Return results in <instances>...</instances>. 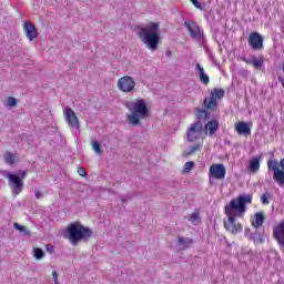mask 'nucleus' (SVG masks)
Listing matches in <instances>:
<instances>
[{
	"mask_svg": "<svg viewBox=\"0 0 284 284\" xmlns=\"http://www.w3.org/2000/svg\"><path fill=\"white\" fill-rule=\"evenodd\" d=\"M195 116L197 121H207L210 119V112L203 110V109H197L195 112Z\"/></svg>",
	"mask_w": 284,
	"mask_h": 284,
	"instance_id": "obj_23",
	"label": "nucleus"
},
{
	"mask_svg": "<svg viewBox=\"0 0 284 284\" xmlns=\"http://www.w3.org/2000/svg\"><path fill=\"white\" fill-rule=\"evenodd\" d=\"M193 244L194 240H192V237H183L178 235V247H180V250H189V247H192Z\"/></svg>",
	"mask_w": 284,
	"mask_h": 284,
	"instance_id": "obj_18",
	"label": "nucleus"
},
{
	"mask_svg": "<svg viewBox=\"0 0 284 284\" xmlns=\"http://www.w3.org/2000/svg\"><path fill=\"white\" fill-rule=\"evenodd\" d=\"M4 105L7 108H14L17 105V98H12V97L7 98Z\"/></svg>",
	"mask_w": 284,
	"mask_h": 284,
	"instance_id": "obj_28",
	"label": "nucleus"
},
{
	"mask_svg": "<svg viewBox=\"0 0 284 284\" xmlns=\"http://www.w3.org/2000/svg\"><path fill=\"white\" fill-rule=\"evenodd\" d=\"M209 58L211 61H214V54H212V52H209Z\"/></svg>",
	"mask_w": 284,
	"mask_h": 284,
	"instance_id": "obj_41",
	"label": "nucleus"
},
{
	"mask_svg": "<svg viewBox=\"0 0 284 284\" xmlns=\"http://www.w3.org/2000/svg\"><path fill=\"white\" fill-rule=\"evenodd\" d=\"M118 90L126 94H129L130 92H134L136 90V81L130 75L121 77L118 80Z\"/></svg>",
	"mask_w": 284,
	"mask_h": 284,
	"instance_id": "obj_6",
	"label": "nucleus"
},
{
	"mask_svg": "<svg viewBox=\"0 0 284 284\" xmlns=\"http://www.w3.org/2000/svg\"><path fill=\"white\" fill-rule=\"evenodd\" d=\"M191 2L193 3L194 8H197V10H203V6L201 2H199V0H191Z\"/></svg>",
	"mask_w": 284,
	"mask_h": 284,
	"instance_id": "obj_34",
	"label": "nucleus"
},
{
	"mask_svg": "<svg viewBox=\"0 0 284 284\" xmlns=\"http://www.w3.org/2000/svg\"><path fill=\"white\" fill-rule=\"evenodd\" d=\"M131 199H132V195H131V194L122 195V196L120 197L121 203H128V201H131Z\"/></svg>",
	"mask_w": 284,
	"mask_h": 284,
	"instance_id": "obj_32",
	"label": "nucleus"
},
{
	"mask_svg": "<svg viewBox=\"0 0 284 284\" xmlns=\"http://www.w3.org/2000/svg\"><path fill=\"white\" fill-rule=\"evenodd\" d=\"M263 41L264 38L258 32H252L248 36V45L252 48V50H263Z\"/></svg>",
	"mask_w": 284,
	"mask_h": 284,
	"instance_id": "obj_12",
	"label": "nucleus"
},
{
	"mask_svg": "<svg viewBox=\"0 0 284 284\" xmlns=\"http://www.w3.org/2000/svg\"><path fill=\"white\" fill-rule=\"evenodd\" d=\"M23 30L29 41H34V39H39V32L37 31V27L32 24V22L26 21L23 23Z\"/></svg>",
	"mask_w": 284,
	"mask_h": 284,
	"instance_id": "obj_14",
	"label": "nucleus"
},
{
	"mask_svg": "<svg viewBox=\"0 0 284 284\" xmlns=\"http://www.w3.org/2000/svg\"><path fill=\"white\" fill-rule=\"evenodd\" d=\"M192 168H194V162H186L183 168L184 174H189V172H192Z\"/></svg>",
	"mask_w": 284,
	"mask_h": 284,
	"instance_id": "obj_30",
	"label": "nucleus"
},
{
	"mask_svg": "<svg viewBox=\"0 0 284 284\" xmlns=\"http://www.w3.org/2000/svg\"><path fill=\"white\" fill-rule=\"evenodd\" d=\"M41 196H43V194L39 191L36 192V199H41Z\"/></svg>",
	"mask_w": 284,
	"mask_h": 284,
	"instance_id": "obj_40",
	"label": "nucleus"
},
{
	"mask_svg": "<svg viewBox=\"0 0 284 284\" xmlns=\"http://www.w3.org/2000/svg\"><path fill=\"white\" fill-rule=\"evenodd\" d=\"M26 176H28V171H20L19 172V178L21 179V181H23V179H26Z\"/></svg>",
	"mask_w": 284,
	"mask_h": 284,
	"instance_id": "obj_37",
	"label": "nucleus"
},
{
	"mask_svg": "<svg viewBox=\"0 0 284 284\" xmlns=\"http://www.w3.org/2000/svg\"><path fill=\"white\" fill-rule=\"evenodd\" d=\"M91 145H92V150L93 152H95V154H103V150H101V144L99 143V141L97 140H91Z\"/></svg>",
	"mask_w": 284,
	"mask_h": 284,
	"instance_id": "obj_25",
	"label": "nucleus"
},
{
	"mask_svg": "<svg viewBox=\"0 0 284 284\" xmlns=\"http://www.w3.org/2000/svg\"><path fill=\"white\" fill-rule=\"evenodd\" d=\"M13 227L14 230H18V232H21L22 234H24V236H32V234L30 233V230H28L26 226L19 223H14Z\"/></svg>",
	"mask_w": 284,
	"mask_h": 284,
	"instance_id": "obj_24",
	"label": "nucleus"
},
{
	"mask_svg": "<svg viewBox=\"0 0 284 284\" xmlns=\"http://www.w3.org/2000/svg\"><path fill=\"white\" fill-rule=\"evenodd\" d=\"M273 236L280 247H284V220L273 229Z\"/></svg>",
	"mask_w": 284,
	"mask_h": 284,
	"instance_id": "obj_15",
	"label": "nucleus"
},
{
	"mask_svg": "<svg viewBox=\"0 0 284 284\" xmlns=\"http://www.w3.org/2000/svg\"><path fill=\"white\" fill-rule=\"evenodd\" d=\"M252 203V194H241L237 197L231 200V202L224 207V212L227 216V221H224V227L226 232L231 234H239L243 232L241 223H236V219L243 216L247 212V205Z\"/></svg>",
	"mask_w": 284,
	"mask_h": 284,
	"instance_id": "obj_1",
	"label": "nucleus"
},
{
	"mask_svg": "<svg viewBox=\"0 0 284 284\" xmlns=\"http://www.w3.org/2000/svg\"><path fill=\"white\" fill-rule=\"evenodd\" d=\"M237 74H240V77H250V71L245 70V69H241Z\"/></svg>",
	"mask_w": 284,
	"mask_h": 284,
	"instance_id": "obj_35",
	"label": "nucleus"
},
{
	"mask_svg": "<svg viewBox=\"0 0 284 284\" xmlns=\"http://www.w3.org/2000/svg\"><path fill=\"white\" fill-rule=\"evenodd\" d=\"M33 256L37 261H41L45 256V253L40 247L33 248Z\"/></svg>",
	"mask_w": 284,
	"mask_h": 284,
	"instance_id": "obj_26",
	"label": "nucleus"
},
{
	"mask_svg": "<svg viewBox=\"0 0 284 284\" xmlns=\"http://www.w3.org/2000/svg\"><path fill=\"white\" fill-rule=\"evenodd\" d=\"M64 116L70 128H72L73 130H80L79 118H77V113H74V110H72L71 108L65 109Z\"/></svg>",
	"mask_w": 284,
	"mask_h": 284,
	"instance_id": "obj_13",
	"label": "nucleus"
},
{
	"mask_svg": "<svg viewBox=\"0 0 284 284\" xmlns=\"http://www.w3.org/2000/svg\"><path fill=\"white\" fill-rule=\"evenodd\" d=\"M251 239H253L254 243H256V239H254V235H251Z\"/></svg>",
	"mask_w": 284,
	"mask_h": 284,
	"instance_id": "obj_43",
	"label": "nucleus"
},
{
	"mask_svg": "<svg viewBox=\"0 0 284 284\" xmlns=\"http://www.w3.org/2000/svg\"><path fill=\"white\" fill-rule=\"evenodd\" d=\"M129 114H126V122L133 128L141 125V121L150 116V109H148V102L143 99H135L124 103Z\"/></svg>",
	"mask_w": 284,
	"mask_h": 284,
	"instance_id": "obj_2",
	"label": "nucleus"
},
{
	"mask_svg": "<svg viewBox=\"0 0 284 284\" xmlns=\"http://www.w3.org/2000/svg\"><path fill=\"white\" fill-rule=\"evenodd\" d=\"M184 26L189 30L191 39L203 41L204 36L201 33V27H199L194 21H185Z\"/></svg>",
	"mask_w": 284,
	"mask_h": 284,
	"instance_id": "obj_11",
	"label": "nucleus"
},
{
	"mask_svg": "<svg viewBox=\"0 0 284 284\" xmlns=\"http://www.w3.org/2000/svg\"><path fill=\"white\" fill-rule=\"evenodd\" d=\"M78 174H79L80 176H85V175H87L85 169H83V168H78Z\"/></svg>",
	"mask_w": 284,
	"mask_h": 284,
	"instance_id": "obj_38",
	"label": "nucleus"
},
{
	"mask_svg": "<svg viewBox=\"0 0 284 284\" xmlns=\"http://www.w3.org/2000/svg\"><path fill=\"white\" fill-rule=\"evenodd\" d=\"M201 148H203V145L201 144H194L192 146L189 148V154L192 155L194 154L195 152H199V150H201Z\"/></svg>",
	"mask_w": 284,
	"mask_h": 284,
	"instance_id": "obj_31",
	"label": "nucleus"
},
{
	"mask_svg": "<svg viewBox=\"0 0 284 284\" xmlns=\"http://www.w3.org/2000/svg\"><path fill=\"white\" fill-rule=\"evenodd\" d=\"M225 174H227V170H225L224 164H212L209 170L210 179H216L217 181H223L225 179Z\"/></svg>",
	"mask_w": 284,
	"mask_h": 284,
	"instance_id": "obj_10",
	"label": "nucleus"
},
{
	"mask_svg": "<svg viewBox=\"0 0 284 284\" xmlns=\"http://www.w3.org/2000/svg\"><path fill=\"white\" fill-rule=\"evenodd\" d=\"M242 61H244V63H247L248 65L254 67L255 70H262V68L265 65L263 58H252L251 60L247 58H242Z\"/></svg>",
	"mask_w": 284,
	"mask_h": 284,
	"instance_id": "obj_19",
	"label": "nucleus"
},
{
	"mask_svg": "<svg viewBox=\"0 0 284 284\" xmlns=\"http://www.w3.org/2000/svg\"><path fill=\"white\" fill-rule=\"evenodd\" d=\"M199 219H200L199 212H194L191 214L189 221L194 222V221H199Z\"/></svg>",
	"mask_w": 284,
	"mask_h": 284,
	"instance_id": "obj_33",
	"label": "nucleus"
},
{
	"mask_svg": "<svg viewBox=\"0 0 284 284\" xmlns=\"http://www.w3.org/2000/svg\"><path fill=\"white\" fill-rule=\"evenodd\" d=\"M92 234V229H88L81 223L74 222L68 226L64 236L69 239L71 244L78 245L79 241H83V239H90Z\"/></svg>",
	"mask_w": 284,
	"mask_h": 284,
	"instance_id": "obj_4",
	"label": "nucleus"
},
{
	"mask_svg": "<svg viewBox=\"0 0 284 284\" xmlns=\"http://www.w3.org/2000/svg\"><path fill=\"white\" fill-rule=\"evenodd\" d=\"M270 199H272V193L266 192L261 195V203L262 205H270Z\"/></svg>",
	"mask_w": 284,
	"mask_h": 284,
	"instance_id": "obj_27",
	"label": "nucleus"
},
{
	"mask_svg": "<svg viewBox=\"0 0 284 284\" xmlns=\"http://www.w3.org/2000/svg\"><path fill=\"white\" fill-rule=\"evenodd\" d=\"M6 179L9 181V186L12 190V194L14 196H18V194L23 192V180L21 178L12 172L7 173Z\"/></svg>",
	"mask_w": 284,
	"mask_h": 284,
	"instance_id": "obj_7",
	"label": "nucleus"
},
{
	"mask_svg": "<svg viewBox=\"0 0 284 284\" xmlns=\"http://www.w3.org/2000/svg\"><path fill=\"white\" fill-rule=\"evenodd\" d=\"M237 134L250 136L252 134V122H237L235 123Z\"/></svg>",
	"mask_w": 284,
	"mask_h": 284,
	"instance_id": "obj_16",
	"label": "nucleus"
},
{
	"mask_svg": "<svg viewBox=\"0 0 284 284\" xmlns=\"http://www.w3.org/2000/svg\"><path fill=\"white\" fill-rule=\"evenodd\" d=\"M4 161L8 165H14V155L12 153L4 154Z\"/></svg>",
	"mask_w": 284,
	"mask_h": 284,
	"instance_id": "obj_29",
	"label": "nucleus"
},
{
	"mask_svg": "<svg viewBox=\"0 0 284 284\" xmlns=\"http://www.w3.org/2000/svg\"><path fill=\"white\" fill-rule=\"evenodd\" d=\"M195 70L197 71L201 83H203L204 85H207L210 83V75L205 73V69H203V67H201V64L197 63L195 65Z\"/></svg>",
	"mask_w": 284,
	"mask_h": 284,
	"instance_id": "obj_20",
	"label": "nucleus"
},
{
	"mask_svg": "<svg viewBox=\"0 0 284 284\" xmlns=\"http://www.w3.org/2000/svg\"><path fill=\"white\" fill-rule=\"evenodd\" d=\"M260 243H263V239L260 237Z\"/></svg>",
	"mask_w": 284,
	"mask_h": 284,
	"instance_id": "obj_44",
	"label": "nucleus"
},
{
	"mask_svg": "<svg viewBox=\"0 0 284 284\" xmlns=\"http://www.w3.org/2000/svg\"><path fill=\"white\" fill-rule=\"evenodd\" d=\"M268 172H273V180L280 187H284V158L278 160H268L267 161Z\"/></svg>",
	"mask_w": 284,
	"mask_h": 284,
	"instance_id": "obj_5",
	"label": "nucleus"
},
{
	"mask_svg": "<svg viewBox=\"0 0 284 284\" xmlns=\"http://www.w3.org/2000/svg\"><path fill=\"white\" fill-rule=\"evenodd\" d=\"M166 57H168V58L172 57V51L168 50V51H166Z\"/></svg>",
	"mask_w": 284,
	"mask_h": 284,
	"instance_id": "obj_42",
	"label": "nucleus"
},
{
	"mask_svg": "<svg viewBox=\"0 0 284 284\" xmlns=\"http://www.w3.org/2000/svg\"><path fill=\"white\" fill-rule=\"evenodd\" d=\"M203 122L196 121L193 124H191L190 129L186 132V141L190 143H194V141H199L201 139V135L203 134Z\"/></svg>",
	"mask_w": 284,
	"mask_h": 284,
	"instance_id": "obj_8",
	"label": "nucleus"
},
{
	"mask_svg": "<svg viewBox=\"0 0 284 284\" xmlns=\"http://www.w3.org/2000/svg\"><path fill=\"white\" fill-rule=\"evenodd\" d=\"M138 37L149 50L154 52V50L159 48V39H161L159 36V23L151 22L148 24V27L140 29Z\"/></svg>",
	"mask_w": 284,
	"mask_h": 284,
	"instance_id": "obj_3",
	"label": "nucleus"
},
{
	"mask_svg": "<svg viewBox=\"0 0 284 284\" xmlns=\"http://www.w3.org/2000/svg\"><path fill=\"white\" fill-rule=\"evenodd\" d=\"M263 223H265V213L264 212L255 213V217L252 221L253 227H255V230H258V227H261Z\"/></svg>",
	"mask_w": 284,
	"mask_h": 284,
	"instance_id": "obj_22",
	"label": "nucleus"
},
{
	"mask_svg": "<svg viewBox=\"0 0 284 284\" xmlns=\"http://www.w3.org/2000/svg\"><path fill=\"white\" fill-rule=\"evenodd\" d=\"M248 170L255 174V172H258L261 170V156H254L248 162Z\"/></svg>",
	"mask_w": 284,
	"mask_h": 284,
	"instance_id": "obj_21",
	"label": "nucleus"
},
{
	"mask_svg": "<svg viewBox=\"0 0 284 284\" xmlns=\"http://www.w3.org/2000/svg\"><path fill=\"white\" fill-rule=\"evenodd\" d=\"M219 120H211L204 125L205 134L209 136H214L219 132Z\"/></svg>",
	"mask_w": 284,
	"mask_h": 284,
	"instance_id": "obj_17",
	"label": "nucleus"
},
{
	"mask_svg": "<svg viewBox=\"0 0 284 284\" xmlns=\"http://www.w3.org/2000/svg\"><path fill=\"white\" fill-rule=\"evenodd\" d=\"M45 251L49 252V254H54V246L52 244H47Z\"/></svg>",
	"mask_w": 284,
	"mask_h": 284,
	"instance_id": "obj_36",
	"label": "nucleus"
},
{
	"mask_svg": "<svg viewBox=\"0 0 284 284\" xmlns=\"http://www.w3.org/2000/svg\"><path fill=\"white\" fill-rule=\"evenodd\" d=\"M52 276H53L54 283L58 284L59 283V278H58L59 275L57 274V271L52 272Z\"/></svg>",
	"mask_w": 284,
	"mask_h": 284,
	"instance_id": "obj_39",
	"label": "nucleus"
},
{
	"mask_svg": "<svg viewBox=\"0 0 284 284\" xmlns=\"http://www.w3.org/2000/svg\"><path fill=\"white\" fill-rule=\"evenodd\" d=\"M223 97H225V91L223 89L215 88L211 91L210 98L204 99V105L207 108V110H212L219 105L216 99H223Z\"/></svg>",
	"mask_w": 284,
	"mask_h": 284,
	"instance_id": "obj_9",
	"label": "nucleus"
}]
</instances>
